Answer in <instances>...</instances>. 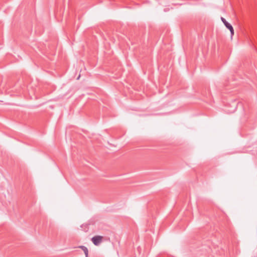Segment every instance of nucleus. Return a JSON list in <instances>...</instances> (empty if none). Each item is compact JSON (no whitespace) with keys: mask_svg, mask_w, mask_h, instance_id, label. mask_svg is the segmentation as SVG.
<instances>
[{"mask_svg":"<svg viewBox=\"0 0 257 257\" xmlns=\"http://www.w3.org/2000/svg\"><path fill=\"white\" fill-rule=\"evenodd\" d=\"M79 77H80V75L78 77V78H77V79H79Z\"/></svg>","mask_w":257,"mask_h":257,"instance_id":"obj_4","label":"nucleus"},{"mask_svg":"<svg viewBox=\"0 0 257 257\" xmlns=\"http://www.w3.org/2000/svg\"><path fill=\"white\" fill-rule=\"evenodd\" d=\"M79 248H80L84 252L85 257H87L88 256V250L87 248L83 245H81L79 246Z\"/></svg>","mask_w":257,"mask_h":257,"instance_id":"obj_3","label":"nucleus"},{"mask_svg":"<svg viewBox=\"0 0 257 257\" xmlns=\"http://www.w3.org/2000/svg\"><path fill=\"white\" fill-rule=\"evenodd\" d=\"M221 20L222 22L223 23L225 27L230 31L231 36H232L234 34V30L230 24L228 23L226 20L223 18H221Z\"/></svg>","mask_w":257,"mask_h":257,"instance_id":"obj_2","label":"nucleus"},{"mask_svg":"<svg viewBox=\"0 0 257 257\" xmlns=\"http://www.w3.org/2000/svg\"><path fill=\"white\" fill-rule=\"evenodd\" d=\"M103 238L102 236L96 235L91 238V241L95 245L98 246L102 242Z\"/></svg>","mask_w":257,"mask_h":257,"instance_id":"obj_1","label":"nucleus"}]
</instances>
